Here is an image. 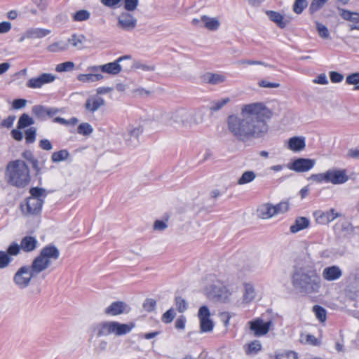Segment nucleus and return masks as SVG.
Wrapping results in <instances>:
<instances>
[{
    "label": "nucleus",
    "mask_w": 359,
    "mask_h": 359,
    "mask_svg": "<svg viewBox=\"0 0 359 359\" xmlns=\"http://www.w3.org/2000/svg\"><path fill=\"white\" fill-rule=\"evenodd\" d=\"M271 116V111L262 102L243 104L239 114L228 116L227 130L239 141L260 139L268 133L267 121Z\"/></svg>",
    "instance_id": "nucleus-1"
},
{
    "label": "nucleus",
    "mask_w": 359,
    "mask_h": 359,
    "mask_svg": "<svg viewBox=\"0 0 359 359\" xmlns=\"http://www.w3.org/2000/svg\"><path fill=\"white\" fill-rule=\"evenodd\" d=\"M292 285L299 292L311 295L320 292L322 280L313 266H299L293 273Z\"/></svg>",
    "instance_id": "nucleus-2"
},
{
    "label": "nucleus",
    "mask_w": 359,
    "mask_h": 359,
    "mask_svg": "<svg viewBox=\"0 0 359 359\" xmlns=\"http://www.w3.org/2000/svg\"><path fill=\"white\" fill-rule=\"evenodd\" d=\"M31 179L29 168L24 161L16 159L8 163L5 180L9 185L22 189L29 185Z\"/></svg>",
    "instance_id": "nucleus-3"
},
{
    "label": "nucleus",
    "mask_w": 359,
    "mask_h": 359,
    "mask_svg": "<svg viewBox=\"0 0 359 359\" xmlns=\"http://www.w3.org/2000/svg\"><path fill=\"white\" fill-rule=\"evenodd\" d=\"M134 323H121L115 320H102L93 324L90 329V339L102 338L109 335L120 337L130 333L135 327Z\"/></svg>",
    "instance_id": "nucleus-4"
},
{
    "label": "nucleus",
    "mask_w": 359,
    "mask_h": 359,
    "mask_svg": "<svg viewBox=\"0 0 359 359\" xmlns=\"http://www.w3.org/2000/svg\"><path fill=\"white\" fill-rule=\"evenodd\" d=\"M31 196L20 204V210L23 215H33L40 212L43 201L47 196L45 189L33 187L30 189Z\"/></svg>",
    "instance_id": "nucleus-5"
},
{
    "label": "nucleus",
    "mask_w": 359,
    "mask_h": 359,
    "mask_svg": "<svg viewBox=\"0 0 359 359\" xmlns=\"http://www.w3.org/2000/svg\"><path fill=\"white\" fill-rule=\"evenodd\" d=\"M60 252L54 245H48L43 247L34 260L32 261L34 271L41 273L47 269L53 262L57 260Z\"/></svg>",
    "instance_id": "nucleus-6"
},
{
    "label": "nucleus",
    "mask_w": 359,
    "mask_h": 359,
    "mask_svg": "<svg viewBox=\"0 0 359 359\" xmlns=\"http://www.w3.org/2000/svg\"><path fill=\"white\" fill-rule=\"evenodd\" d=\"M210 282L205 288V294L209 299L224 302L231 300L234 294L232 288L212 277H210Z\"/></svg>",
    "instance_id": "nucleus-7"
},
{
    "label": "nucleus",
    "mask_w": 359,
    "mask_h": 359,
    "mask_svg": "<svg viewBox=\"0 0 359 359\" xmlns=\"http://www.w3.org/2000/svg\"><path fill=\"white\" fill-rule=\"evenodd\" d=\"M39 273L34 271L32 264L31 266H23L14 274L13 282L18 288L25 289L29 285L32 278Z\"/></svg>",
    "instance_id": "nucleus-8"
},
{
    "label": "nucleus",
    "mask_w": 359,
    "mask_h": 359,
    "mask_svg": "<svg viewBox=\"0 0 359 359\" xmlns=\"http://www.w3.org/2000/svg\"><path fill=\"white\" fill-rule=\"evenodd\" d=\"M125 60H131V57L130 55H125L118 57L116 60L109 62L102 65H93L89 66L87 68L88 72H102L103 73L116 75L120 73L123 70V67L121 65V62Z\"/></svg>",
    "instance_id": "nucleus-9"
},
{
    "label": "nucleus",
    "mask_w": 359,
    "mask_h": 359,
    "mask_svg": "<svg viewBox=\"0 0 359 359\" xmlns=\"http://www.w3.org/2000/svg\"><path fill=\"white\" fill-rule=\"evenodd\" d=\"M168 125L177 124L183 128H188V109L178 108L165 114Z\"/></svg>",
    "instance_id": "nucleus-10"
},
{
    "label": "nucleus",
    "mask_w": 359,
    "mask_h": 359,
    "mask_svg": "<svg viewBox=\"0 0 359 359\" xmlns=\"http://www.w3.org/2000/svg\"><path fill=\"white\" fill-rule=\"evenodd\" d=\"M137 23V18L130 12H121L118 17L117 27L124 31L133 30Z\"/></svg>",
    "instance_id": "nucleus-11"
},
{
    "label": "nucleus",
    "mask_w": 359,
    "mask_h": 359,
    "mask_svg": "<svg viewBox=\"0 0 359 359\" xmlns=\"http://www.w3.org/2000/svg\"><path fill=\"white\" fill-rule=\"evenodd\" d=\"M200 320V329L201 332H210L212 330L214 323L210 319V313L205 306H201L198 313Z\"/></svg>",
    "instance_id": "nucleus-12"
},
{
    "label": "nucleus",
    "mask_w": 359,
    "mask_h": 359,
    "mask_svg": "<svg viewBox=\"0 0 359 359\" xmlns=\"http://www.w3.org/2000/svg\"><path fill=\"white\" fill-rule=\"evenodd\" d=\"M248 324L250 326V330L253 332L254 335L257 337L266 334L272 326V322L271 320L264 322L261 318H257L250 321Z\"/></svg>",
    "instance_id": "nucleus-13"
},
{
    "label": "nucleus",
    "mask_w": 359,
    "mask_h": 359,
    "mask_svg": "<svg viewBox=\"0 0 359 359\" xmlns=\"http://www.w3.org/2000/svg\"><path fill=\"white\" fill-rule=\"evenodd\" d=\"M56 76L50 73H43L36 77L29 79L26 85L32 89L41 88L45 84L53 82Z\"/></svg>",
    "instance_id": "nucleus-14"
},
{
    "label": "nucleus",
    "mask_w": 359,
    "mask_h": 359,
    "mask_svg": "<svg viewBox=\"0 0 359 359\" xmlns=\"http://www.w3.org/2000/svg\"><path fill=\"white\" fill-rule=\"evenodd\" d=\"M327 182L332 184H342L348 180L347 171L344 169L332 168L327 170Z\"/></svg>",
    "instance_id": "nucleus-15"
},
{
    "label": "nucleus",
    "mask_w": 359,
    "mask_h": 359,
    "mask_svg": "<svg viewBox=\"0 0 359 359\" xmlns=\"http://www.w3.org/2000/svg\"><path fill=\"white\" fill-rule=\"evenodd\" d=\"M51 33V30L45 28L32 27L27 29L20 37L19 42H22L25 39H42Z\"/></svg>",
    "instance_id": "nucleus-16"
},
{
    "label": "nucleus",
    "mask_w": 359,
    "mask_h": 359,
    "mask_svg": "<svg viewBox=\"0 0 359 359\" xmlns=\"http://www.w3.org/2000/svg\"><path fill=\"white\" fill-rule=\"evenodd\" d=\"M340 16L344 20L349 22V30H359V13L352 12L346 9L337 7Z\"/></svg>",
    "instance_id": "nucleus-17"
},
{
    "label": "nucleus",
    "mask_w": 359,
    "mask_h": 359,
    "mask_svg": "<svg viewBox=\"0 0 359 359\" xmlns=\"http://www.w3.org/2000/svg\"><path fill=\"white\" fill-rule=\"evenodd\" d=\"M60 109L55 107H48L43 105H34L32 108V113L37 118L46 120L58 114Z\"/></svg>",
    "instance_id": "nucleus-18"
},
{
    "label": "nucleus",
    "mask_w": 359,
    "mask_h": 359,
    "mask_svg": "<svg viewBox=\"0 0 359 359\" xmlns=\"http://www.w3.org/2000/svg\"><path fill=\"white\" fill-rule=\"evenodd\" d=\"M130 310V306L125 302L117 301L111 303L104 309V314L109 316H119L123 313H128Z\"/></svg>",
    "instance_id": "nucleus-19"
},
{
    "label": "nucleus",
    "mask_w": 359,
    "mask_h": 359,
    "mask_svg": "<svg viewBox=\"0 0 359 359\" xmlns=\"http://www.w3.org/2000/svg\"><path fill=\"white\" fill-rule=\"evenodd\" d=\"M206 110L204 107L188 109V128L198 126L204 121Z\"/></svg>",
    "instance_id": "nucleus-20"
},
{
    "label": "nucleus",
    "mask_w": 359,
    "mask_h": 359,
    "mask_svg": "<svg viewBox=\"0 0 359 359\" xmlns=\"http://www.w3.org/2000/svg\"><path fill=\"white\" fill-rule=\"evenodd\" d=\"M313 216L317 223L326 224L334 220L339 215L334 209H330L326 212L317 210L314 212Z\"/></svg>",
    "instance_id": "nucleus-21"
},
{
    "label": "nucleus",
    "mask_w": 359,
    "mask_h": 359,
    "mask_svg": "<svg viewBox=\"0 0 359 359\" xmlns=\"http://www.w3.org/2000/svg\"><path fill=\"white\" fill-rule=\"evenodd\" d=\"M315 165V161L309 158H298L292 164L288 165V168L296 172H306L311 170Z\"/></svg>",
    "instance_id": "nucleus-22"
},
{
    "label": "nucleus",
    "mask_w": 359,
    "mask_h": 359,
    "mask_svg": "<svg viewBox=\"0 0 359 359\" xmlns=\"http://www.w3.org/2000/svg\"><path fill=\"white\" fill-rule=\"evenodd\" d=\"M343 272L338 266L333 265L325 267L322 271L323 278L328 282L339 280L342 276Z\"/></svg>",
    "instance_id": "nucleus-23"
},
{
    "label": "nucleus",
    "mask_w": 359,
    "mask_h": 359,
    "mask_svg": "<svg viewBox=\"0 0 359 359\" xmlns=\"http://www.w3.org/2000/svg\"><path fill=\"white\" fill-rule=\"evenodd\" d=\"M142 133V128L140 126H129L127 128L126 133L123 137L126 144L129 146H134L138 140V137Z\"/></svg>",
    "instance_id": "nucleus-24"
},
{
    "label": "nucleus",
    "mask_w": 359,
    "mask_h": 359,
    "mask_svg": "<svg viewBox=\"0 0 359 359\" xmlns=\"http://www.w3.org/2000/svg\"><path fill=\"white\" fill-rule=\"evenodd\" d=\"M266 14L269 20L276 24L279 28H285L290 22V18L285 17L279 12L273 11H266Z\"/></svg>",
    "instance_id": "nucleus-25"
},
{
    "label": "nucleus",
    "mask_w": 359,
    "mask_h": 359,
    "mask_svg": "<svg viewBox=\"0 0 359 359\" xmlns=\"http://www.w3.org/2000/svg\"><path fill=\"white\" fill-rule=\"evenodd\" d=\"M104 100L102 97L94 95L88 97L84 104L85 109L90 112L94 113L97 111L101 107L104 105Z\"/></svg>",
    "instance_id": "nucleus-26"
},
{
    "label": "nucleus",
    "mask_w": 359,
    "mask_h": 359,
    "mask_svg": "<svg viewBox=\"0 0 359 359\" xmlns=\"http://www.w3.org/2000/svg\"><path fill=\"white\" fill-rule=\"evenodd\" d=\"M285 146L288 149L294 152L301 151L306 147L305 138L301 136L292 137L287 141Z\"/></svg>",
    "instance_id": "nucleus-27"
},
{
    "label": "nucleus",
    "mask_w": 359,
    "mask_h": 359,
    "mask_svg": "<svg viewBox=\"0 0 359 359\" xmlns=\"http://www.w3.org/2000/svg\"><path fill=\"white\" fill-rule=\"evenodd\" d=\"M77 50H83L86 48V37L82 34H73L67 41Z\"/></svg>",
    "instance_id": "nucleus-28"
},
{
    "label": "nucleus",
    "mask_w": 359,
    "mask_h": 359,
    "mask_svg": "<svg viewBox=\"0 0 359 359\" xmlns=\"http://www.w3.org/2000/svg\"><path fill=\"white\" fill-rule=\"evenodd\" d=\"M203 80L207 83L217 85L225 82L226 76L224 74L222 73L207 72L203 76Z\"/></svg>",
    "instance_id": "nucleus-29"
},
{
    "label": "nucleus",
    "mask_w": 359,
    "mask_h": 359,
    "mask_svg": "<svg viewBox=\"0 0 359 359\" xmlns=\"http://www.w3.org/2000/svg\"><path fill=\"white\" fill-rule=\"evenodd\" d=\"M203 27L210 31H217L220 27V20L217 17L202 15Z\"/></svg>",
    "instance_id": "nucleus-30"
},
{
    "label": "nucleus",
    "mask_w": 359,
    "mask_h": 359,
    "mask_svg": "<svg viewBox=\"0 0 359 359\" xmlns=\"http://www.w3.org/2000/svg\"><path fill=\"white\" fill-rule=\"evenodd\" d=\"M255 295L254 286L251 283H245L242 301L239 303V305L250 303L255 298Z\"/></svg>",
    "instance_id": "nucleus-31"
},
{
    "label": "nucleus",
    "mask_w": 359,
    "mask_h": 359,
    "mask_svg": "<svg viewBox=\"0 0 359 359\" xmlns=\"http://www.w3.org/2000/svg\"><path fill=\"white\" fill-rule=\"evenodd\" d=\"M103 79L104 76L100 72H90V73L80 74L77 76V79L82 83H94Z\"/></svg>",
    "instance_id": "nucleus-32"
},
{
    "label": "nucleus",
    "mask_w": 359,
    "mask_h": 359,
    "mask_svg": "<svg viewBox=\"0 0 359 359\" xmlns=\"http://www.w3.org/2000/svg\"><path fill=\"white\" fill-rule=\"evenodd\" d=\"M257 213L260 218L266 219L275 216L273 205L271 203H264L260 205L257 209Z\"/></svg>",
    "instance_id": "nucleus-33"
},
{
    "label": "nucleus",
    "mask_w": 359,
    "mask_h": 359,
    "mask_svg": "<svg viewBox=\"0 0 359 359\" xmlns=\"http://www.w3.org/2000/svg\"><path fill=\"white\" fill-rule=\"evenodd\" d=\"M69 44L67 41L60 40L49 44L46 47L47 51L51 53H57L67 50Z\"/></svg>",
    "instance_id": "nucleus-34"
},
{
    "label": "nucleus",
    "mask_w": 359,
    "mask_h": 359,
    "mask_svg": "<svg viewBox=\"0 0 359 359\" xmlns=\"http://www.w3.org/2000/svg\"><path fill=\"white\" fill-rule=\"evenodd\" d=\"M262 344L259 340H254L243 346V349L247 355H255L262 350Z\"/></svg>",
    "instance_id": "nucleus-35"
},
{
    "label": "nucleus",
    "mask_w": 359,
    "mask_h": 359,
    "mask_svg": "<svg viewBox=\"0 0 359 359\" xmlns=\"http://www.w3.org/2000/svg\"><path fill=\"white\" fill-rule=\"evenodd\" d=\"M309 220L304 217H297L294 224L290 226V231L292 233H297L301 230L307 228L309 226Z\"/></svg>",
    "instance_id": "nucleus-36"
},
{
    "label": "nucleus",
    "mask_w": 359,
    "mask_h": 359,
    "mask_svg": "<svg viewBox=\"0 0 359 359\" xmlns=\"http://www.w3.org/2000/svg\"><path fill=\"white\" fill-rule=\"evenodd\" d=\"M37 241L32 236H25L20 243L21 248L25 252H31L36 248Z\"/></svg>",
    "instance_id": "nucleus-37"
},
{
    "label": "nucleus",
    "mask_w": 359,
    "mask_h": 359,
    "mask_svg": "<svg viewBox=\"0 0 359 359\" xmlns=\"http://www.w3.org/2000/svg\"><path fill=\"white\" fill-rule=\"evenodd\" d=\"M257 177L256 173L252 170L245 171L238 178L237 184L238 185H244L253 182Z\"/></svg>",
    "instance_id": "nucleus-38"
},
{
    "label": "nucleus",
    "mask_w": 359,
    "mask_h": 359,
    "mask_svg": "<svg viewBox=\"0 0 359 359\" xmlns=\"http://www.w3.org/2000/svg\"><path fill=\"white\" fill-rule=\"evenodd\" d=\"M90 17V13L87 10H79L76 13H72V18L74 22H83L88 20Z\"/></svg>",
    "instance_id": "nucleus-39"
},
{
    "label": "nucleus",
    "mask_w": 359,
    "mask_h": 359,
    "mask_svg": "<svg viewBox=\"0 0 359 359\" xmlns=\"http://www.w3.org/2000/svg\"><path fill=\"white\" fill-rule=\"evenodd\" d=\"M329 0H312L309 8L311 14L319 11Z\"/></svg>",
    "instance_id": "nucleus-40"
},
{
    "label": "nucleus",
    "mask_w": 359,
    "mask_h": 359,
    "mask_svg": "<svg viewBox=\"0 0 359 359\" xmlns=\"http://www.w3.org/2000/svg\"><path fill=\"white\" fill-rule=\"evenodd\" d=\"M275 215L286 213L290 210V203L288 201H283L276 205H273Z\"/></svg>",
    "instance_id": "nucleus-41"
},
{
    "label": "nucleus",
    "mask_w": 359,
    "mask_h": 359,
    "mask_svg": "<svg viewBox=\"0 0 359 359\" xmlns=\"http://www.w3.org/2000/svg\"><path fill=\"white\" fill-rule=\"evenodd\" d=\"M34 123V119L26 114H23L18 122V128L22 129Z\"/></svg>",
    "instance_id": "nucleus-42"
},
{
    "label": "nucleus",
    "mask_w": 359,
    "mask_h": 359,
    "mask_svg": "<svg viewBox=\"0 0 359 359\" xmlns=\"http://www.w3.org/2000/svg\"><path fill=\"white\" fill-rule=\"evenodd\" d=\"M69 156V152L66 149L53 152L51 156V160L55 163L65 161Z\"/></svg>",
    "instance_id": "nucleus-43"
},
{
    "label": "nucleus",
    "mask_w": 359,
    "mask_h": 359,
    "mask_svg": "<svg viewBox=\"0 0 359 359\" xmlns=\"http://www.w3.org/2000/svg\"><path fill=\"white\" fill-rule=\"evenodd\" d=\"M132 68L135 70L140 69L143 72H153L155 70L154 65L140 62H133Z\"/></svg>",
    "instance_id": "nucleus-44"
},
{
    "label": "nucleus",
    "mask_w": 359,
    "mask_h": 359,
    "mask_svg": "<svg viewBox=\"0 0 359 359\" xmlns=\"http://www.w3.org/2000/svg\"><path fill=\"white\" fill-rule=\"evenodd\" d=\"M308 6L307 0H294L292 6V11L297 15L301 14Z\"/></svg>",
    "instance_id": "nucleus-45"
},
{
    "label": "nucleus",
    "mask_w": 359,
    "mask_h": 359,
    "mask_svg": "<svg viewBox=\"0 0 359 359\" xmlns=\"http://www.w3.org/2000/svg\"><path fill=\"white\" fill-rule=\"evenodd\" d=\"M299 341L302 344L316 346L318 344V339L312 334H302Z\"/></svg>",
    "instance_id": "nucleus-46"
},
{
    "label": "nucleus",
    "mask_w": 359,
    "mask_h": 359,
    "mask_svg": "<svg viewBox=\"0 0 359 359\" xmlns=\"http://www.w3.org/2000/svg\"><path fill=\"white\" fill-rule=\"evenodd\" d=\"M74 66L75 65L73 62H65L57 65L55 67V71L57 72H69L74 69Z\"/></svg>",
    "instance_id": "nucleus-47"
},
{
    "label": "nucleus",
    "mask_w": 359,
    "mask_h": 359,
    "mask_svg": "<svg viewBox=\"0 0 359 359\" xmlns=\"http://www.w3.org/2000/svg\"><path fill=\"white\" fill-rule=\"evenodd\" d=\"M313 311L314 312L316 318L320 322H325L326 320V310L323 307L316 305L313 308Z\"/></svg>",
    "instance_id": "nucleus-48"
},
{
    "label": "nucleus",
    "mask_w": 359,
    "mask_h": 359,
    "mask_svg": "<svg viewBox=\"0 0 359 359\" xmlns=\"http://www.w3.org/2000/svg\"><path fill=\"white\" fill-rule=\"evenodd\" d=\"M316 25L319 36L323 39H329L330 32L327 27L319 22H316Z\"/></svg>",
    "instance_id": "nucleus-49"
},
{
    "label": "nucleus",
    "mask_w": 359,
    "mask_h": 359,
    "mask_svg": "<svg viewBox=\"0 0 359 359\" xmlns=\"http://www.w3.org/2000/svg\"><path fill=\"white\" fill-rule=\"evenodd\" d=\"M36 129L31 127L25 131V140L27 144L34 143L36 140Z\"/></svg>",
    "instance_id": "nucleus-50"
},
{
    "label": "nucleus",
    "mask_w": 359,
    "mask_h": 359,
    "mask_svg": "<svg viewBox=\"0 0 359 359\" xmlns=\"http://www.w3.org/2000/svg\"><path fill=\"white\" fill-rule=\"evenodd\" d=\"M229 101L230 99L228 97L217 100L211 104L210 109L213 111H218L220 109H222L224 105H226Z\"/></svg>",
    "instance_id": "nucleus-51"
},
{
    "label": "nucleus",
    "mask_w": 359,
    "mask_h": 359,
    "mask_svg": "<svg viewBox=\"0 0 359 359\" xmlns=\"http://www.w3.org/2000/svg\"><path fill=\"white\" fill-rule=\"evenodd\" d=\"M93 129L88 123H83L79 126L78 133L83 135H88L92 133Z\"/></svg>",
    "instance_id": "nucleus-52"
},
{
    "label": "nucleus",
    "mask_w": 359,
    "mask_h": 359,
    "mask_svg": "<svg viewBox=\"0 0 359 359\" xmlns=\"http://www.w3.org/2000/svg\"><path fill=\"white\" fill-rule=\"evenodd\" d=\"M139 0H124V8L127 12H132L136 10Z\"/></svg>",
    "instance_id": "nucleus-53"
},
{
    "label": "nucleus",
    "mask_w": 359,
    "mask_h": 359,
    "mask_svg": "<svg viewBox=\"0 0 359 359\" xmlns=\"http://www.w3.org/2000/svg\"><path fill=\"white\" fill-rule=\"evenodd\" d=\"M310 179L318 183H328L327 171L322 173L313 174L310 177Z\"/></svg>",
    "instance_id": "nucleus-54"
},
{
    "label": "nucleus",
    "mask_w": 359,
    "mask_h": 359,
    "mask_svg": "<svg viewBox=\"0 0 359 359\" xmlns=\"http://www.w3.org/2000/svg\"><path fill=\"white\" fill-rule=\"evenodd\" d=\"M11 262L9 255L4 251H0V269L6 267Z\"/></svg>",
    "instance_id": "nucleus-55"
},
{
    "label": "nucleus",
    "mask_w": 359,
    "mask_h": 359,
    "mask_svg": "<svg viewBox=\"0 0 359 359\" xmlns=\"http://www.w3.org/2000/svg\"><path fill=\"white\" fill-rule=\"evenodd\" d=\"M175 304L180 313H183L187 309V302L180 297H177L175 298Z\"/></svg>",
    "instance_id": "nucleus-56"
},
{
    "label": "nucleus",
    "mask_w": 359,
    "mask_h": 359,
    "mask_svg": "<svg viewBox=\"0 0 359 359\" xmlns=\"http://www.w3.org/2000/svg\"><path fill=\"white\" fill-rule=\"evenodd\" d=\"M175 317V312L173 309L168 310L162 316V321L165 323H170Z\"/></svg>",
    "instance_id": "nucleus-57"
},
{
    "label": "nucleus",
    "mask_w": 359,
    "mask_h": 359,
    "mask_svg": "<svg viewBox=\"0 0 359 359\" xmlns=\"http://www.w3.org/2000/svg\"><path fill=\"white\" fill-rule=\"evenodd\" d=\"M108 347V341L106 339H100L95 346V351L97 353H102L107 350Z\"/></svg>",
    "instance_id": "nucleus-58"
},
{
    "label": "nucleus",
    "mask_w": 359,
    "mask_h": 359,
    "mask_svg": "<svg viewBox=\"0 0 359 359\" xmlns=\"http://www.w3.org/2000/svg\"><path fill=\"white\" fill-rule=\"evenodd\" d=\"M276 359H297V354L294 351H285L277 354Z\"/></svg>",
    "instance_id": "nucleus-59"
},
{
    "label": "nucleus",
    "mask_w": 359,
    "mask_h": 359,
    "mask_svg": "<svg viewBox=\"0 0 359 359\" xmlns=\"http://www.w3.org/2000/svg\"><path fill=\"white\" fill-rule=\"evenodd\" d=\"M346 83L348 85H357L359 83V72L351 74L346 76Z\"/></svg>",
    "instance_id": "nucleus-60"
},
{
    "label": "nucleus",
    "mask_w": 359,
    "mask_h": 359,
    "mask_svg": "<svg viewBox=\"0 0 359 359\" xmlns=\"http://www.w3.org/2000/svg\"><path fill=\"white\" fill-rule=\"evenodd\" d=\"M258 86L260 88H276L280 86V83L276 82H269L266 80L262 79L258 82Z\"/></svg>",
    "instance_id": "nucleus-61"
},
{
    "label": "nucleus",
    "mask_w": 359,
    "mask_h": 359,
    "mask_svg": "<svg viewBox=\"0 0 359 359\" xmlns=\"http://www.w3.org/2000/svg\"><path fill=\"white\" fill-rule=\"evenodd\" d=\"M156 306V302L153 299H147L143 304V307L147 311H152L154 310Z\"/></svg>",
    "instance_id": "nucleus-62"
},
{
    "label": "nucleus",
    "mask_w": 359,
    "mask_h": 359,
    "mask_svg": "<svg viewBox=\"0 0 359 359\" xmlns=\"http://www.w3.org/2000/svg\"><path fill=\"white\" fill-rule=\"evenodd\" d=\"M168 224L166 222L162 220H156L154 223L153 228L155 231H162L166 229Z\"/></svg>",
    "instance_id": "nucleus-63"
},
{
    "label": "nucleus",
    "mask_w": 359,
    "mask_h": 359,
    "mask_svg": "<svg viewBox=\"0 0 359 359\" xmlns=\"http://www.w3.org/2000/svg\"><path fill=\"white\" fill-rule=\"evenodd\" d=\"M330 80L332 83H340L344 79V76L337 72H330Z\"/></svg>",
    "instance_id": "nucleus-64"
}]
</instances>
